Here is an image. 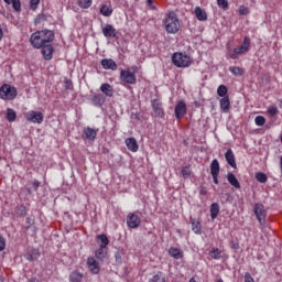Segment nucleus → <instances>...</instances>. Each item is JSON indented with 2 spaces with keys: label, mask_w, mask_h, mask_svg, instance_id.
Returning a JSON list of instances; mask_svg holds the SVG:
<instances>
[{
  "label": "nucleus",
  "mask_w": 282,
  "mask_h": 282,
  "mask_svg": "<svg viewBox=\"0 0 282 282\" xmlns=\"http://www.w3.org/2000/svg\"><path fill=\"white\" fill-rule=\"evenodd\" d=\"M225 158L227 160V163L230 164L232 169H237V161L235 159V153L231 149L227 150V152L225 153Z\"/></svg>",
  "instance_id": "21"
},
{
  "label": "nucleus",
  "mask_w": 282,
  "mask_h": 282,
  "mask_svg": "<svg viewBox=\"0 0 282 282\" xmlns=\"http://www.w3.org/2000/svg\"><path fill=\"white\" fill-rule=\"evenodd\" d=\"M188 282H197V280H195V278H191Z\"/></svg>",
  "instance_id": "61"
},
{
  "label": "nucleus",
  "mask_w": 282,
  "mask_h": 282,
  "mask_svg": "<svg viewBox=\"0 0 282 282\" xmlns=\"http://www.w3.org/2000/svg\"><path fill=\"white\" fill-rule=\"evenodd\" d=\"M228 94V88L225 85H220L217 89V95L220 96V98H226Z\"/></svg>",
  "instance_id": "40"
},
{
  "label": "nucleus",
  "mask_w": 282,
  "mask_h": 282,
  "mask_svg": "<svg viewBox=\"0 0 282 282\" xmlns=\"http://www.w3.org/2000/svg\"><path fill=\"white\" fill-rule=\"evenodd\" d=\"M210 174L219 175V161L217 159H214L210 163Z\"/></svg>",
  "instance_id": "30"
},
{
  "label": "nucleus",
  "mask_w": 282,
  "mask_h": 282,
  "mask_svg": "<svg viewBox=\"0 0 282 282\" xmlns=\"http://www.w3.org/2000/svg\"><path fill=\"white\" fill-rule=\"evenodd\" d=\"M172 63L175 67H191V56L183 53H174L172 55Z\"/></svg>",
  "instance_id": "3"
},
{
  "label": "nucleus",
  "mask_w": 282,
  "mask_h": 282,
  "mask_svg": "<svg viewBox=\"0 0 282 282\" xmlns=\"http://www.w3.org/2000/svg\"><path fill=\"white\" fill-rule=\"evenodd\" d=\"M181 175L184 177V180H187V177H191V169L188 166L183 167Z\"/></svg>",
  "instance_id": "42"
},
{
  "label": "nucleus",
  "mask_w": 282,
  "mask_h": 282,
  "mask_svg": "<svg viewBox=\"0 0 282 282\" xmlns=\"http://www.w3.org/2000/svg\"><path fill=\"white\" fill-rule=\"evenodd\" d=\"M3 39V29L0 28V41Z\"/></svg>",
  "instance_id": "59"
},
{
  "label": "nucleus",
  "mask_w": 282,
  "mask_h": 282,
  "mask_svg": "<svg viewBox=\"0 0 282 282\" xmlns=\"http://www.w3.org/2000/svg\"><path fill=\"white\" fill-rule=\"evenodd\" d=\"M100 14H102V17H111V14H113V9L107 4H104L100 8Z\"/></svg>",
  "instance_id": "36"
},
{
  "label": "nucleus",
  "mask_w": 282,
  "mask_h": 282,
  "mask_svg": "<svg viewBox=\"0 0 282 282\" xmlns=\"http://www.w3.org/2000/svg\"><path fill=\"white\" fill-rule=\"evenodd\" d=\"M237 54H239V53L235 52V48H234V53H229V56H230V58H232L235 61L238 58Z\"/></svg>",
  "instance_id": "56"
},
{
  "label": "nucleus",
  "mask_w": 282,
  "mask_h": 282,
  "mask_svg": "<svg viewBox=\"0 0 282 282\" xmlns=\"http://www.w3.org/2000/svg\"><path fill=\"white\" fill-rule=\"evenodd\" d=\"M254 122H256L257 127H263V124H265V117L257 116L254 119Z\"/></svg>",
  "instance_id": "41"
},
{
  "label": "nucleus",
  "mask_w": 282,
  "mask_h": 282,
  "mask_svg": "<svg viewBox=\"0 0 282 282\" xmlns=\"http://www.w3.org/2000/svg\"><path fill=\"white\" fill-rule=\"evenodd\" d=\"M24 118L29 122H34V123L41 124L43 122L44 116H43V112L31 110L24 115Z\"/></svg>",
  "instance_id": "8"
},
{
  "label": "nucleus",
  "mask_w": 282,
  "mask_h": 282,
  "mask_svg": "<svg viewBox=\"0 0 282 282\" xmlns=\"http://www.w3.org/2000/svg\"><path fill=\"white\" fill-rule=\"evenodd\" d=\"M220 109L223 113L230 111V97L226 96L220 99Z\"/></svg>",
  "instance_id": "24"
},
{
  "label": "nucleus",
  "mask_w": 282,
  "mask_h": 282,
  "mask_svg": "<svg viewBox=\"0 0 282 282\" xmlns=\"http://www.w3.org/2000/svg\"><path fill=\"white\" fill-rule=\"evenodd\" d=\"M186 102L184 100H180L174 108L176 120H182V118L186 116Z\"/></svg>",
  "instance_id": "9"
},
{
  "label": "nucleus",
  "mask_w": 282,
  "mask_h": 282,
  "mask_svg": "<svg viewBox=\"0 0 282 282\" xmlns=\"http://www.w3.org/2000/svg\"><path fill=\"white\" fill-rule=\"evenodd\" d=\"M140 212L129 213L127 216L128 228H139L141 220L139 216Z\"/></svg>",
  "instance_id": "7"
},
{
  "label": "nucleus",
  "mask_w": 282,
  "mask_h": 282,
  "mask_svg": "<svg viewBox=\"0 0 282 282\" xmlns=\"http://www.w3.org/2000/svg\"><path fill=\"white\" fill-rule=\"evenodd\" d=\"M267 112L269 113V116L274 118V116H276V113H279V109L274 106H271L268 108Z\"/></svg>",
  "instance_id": "45"
},
{
  "label": "nucleus",
  "mask_w": 282,
  "mask_h": 282,
  "mask_svg": "<svg viewBox=\"0 0 282 282\" xmlns=\"http://www.w3.org/2000/svg\"><path fill=\"white\" fill-rule=\"evenodd\" d=\"M40 33H43L42 41H43L44 45H45V43H52V41H54V39H55L54 31L42 30V31H40Z\"/></svg>",
  "instance_id": "16"
},
{
  "label": "nucleus",
  "mask_w": 282,
  "mask_h": 282,
  "mask_svg": "<svg viewBox=\"0 0 282 282\" xmlns=\"http://www.w3.org/2000/svg\"><path fill=\"white\" fill-rule=\"evenodd\" d=\"M115 259H116V263H118V264L122 263V253L121 252H117L115 254Z\"/></svg>",
  "instance_id": "47"
},
{
  "label": "nucleus",
  "mask_w": 282,
  "mask_h": 282,
  "mask_svg": "<svg viewBox=\"0 0 282 282\" xmlns=\"http://www.w3.org/2000/svg\"><path fill=\"white\" fill-rule=\"evenodd\" d=\"M194 14L197 21H208V13H206V10L202 9V7H195Z\"/></svg>",
  "instance_id": "12"
},
{
  "label": "nucleus",
  "mask_w": 282,
  "mask_h": 282,
  "mask_svg": "<svg viewBox=\"0 0 282 282\" xmlns=\"http://www.w3.org/2000/svg\"><path fill=\"white\" fill-rule=\"evenodd\" d=\"M219 215V204L218 203H213L210 205V217L212 219H217Z\"/></svg>",
  "instance_id": "31"
},
{
  "label": "nucleus",
  "mask_w": 282,
  "mask_h": 282,
  "mask_svg": "<svg viewBox=\"0 0 282 282\" xmlns=\"http://www.w3.org/2000/svg\"><path fill=\"white\" fill-rule=\"evenodd\" d=\"M199 194L200 195H206V188L202 187L200 191H199Z\"/></svg>",
  "instance_id": "57"
},
{
  "label": "nucleus",
  "mask_w": 282,
  "mask_h": 282,
  "mask_svg": "<svg viewBox=\"0 0 282 282\" xmlns=\"http://www.w3.org/2000/svg\"><path fill=\"white\" fill-rule=\"evenodd\" d=\"M260 226H265V218L268 217V212H265V206L261 203H257L254 205V210H253Z\"/></svg>",
  "instance_id": "4"
},
{
  "label": "nucleus",
  "mask_w": 282,
  "mask_h": 282,
  "mask_svg": "<svg viewBox=\"0 0 282 282\" xmlns=\"http://www.w3.org/2000/svg\"><path fill=\"white\" fill-rule=\"evenodd\" d=\"M224 251H221L219 248H212L209 251V257L215 259L216 261H219V259L223 258Z\"/></svg>",
  "instance_id": "28"
},
{
  "label": "nucleus",
  "mask_w": 282,
  "mask_h": 282,
  "mask_svg": "<svg viewBox=\"0 0 282 282\" xmlns=\"http://www.w3.org/2000/svg\"><path fill=\"white\" fill-rule=\"evenodd\" d=\"M169 254H170V257H173L174 259H182V257H183L182 250H180L175 247L170 248Z\"/></svg>",
  "instance_id": "34"
},
{
  "label": "nucleus",
  "mask_w": 282,
  "mask_h": 282,
  "mask_svg": "<svg viewBox=\"0 0 282 282\" xmlns=\"http://www.w3.org/2000/svg\"><path fill=\"white\" fill-rule=\"evenodd\" d=\"M250 50V37L246 36L241 46L235 47L236 54H246Z\"/></svg>",
  "instance_id": "15"
},
{
  "label": "nucleus",
  "mask_w": 282,
  "mask_h": 282,
  "mask_svg": "<svg viewBox=\"0 0 282 282\" xmlns=\"http://www.w3.org/2000/svg\"><path fill=\"white\" fill-rule=\"evenodd\" d=\"M19 214L23 217L25 215V206L18 207Z\"/></svg>",
  "instance_id": "52"
},
{
  "label": "nucleus",
  "mask_w": 282,
  "mask_h": 282,
  "mask_svg": "<svg viewBox=\"0 0 282 282\" xmlns=\"http://www.w3.org/2000/svg\"><path fill=\"white\" fill-rule=\"evenodd\" d=\"M87 268L93 274H98V272H100V265H98V262L94 257L87 259Z\"/></svg>",
  "instance_id": "11"
},
{
  "label": "nucleus",
  "mask_w": 282,
  "mask_h": 282,
  "mask_svg": "<svg viewBox=\"0 0 282 282\" xmlns=\"http://www.w3.org/2000/svg\"><path fill=\"white\" fill-rule=\"evenodd\" d=\"M42 54L45 61H52L54 56V46H52V44H44L42 46Z\"/></svg>",
  "instance_id": "10"
},
{
  "label": "nucleus",
  "mask_w": 282,
  "mask_h": 282,
  "mask_svg": "<svg viewBox=\"0 0 282 282\" xmlns=\"http://www.w3.org/2000/svg\"><path fill=\"white\" fill-rule=\"evenodd\" d=\"M47 21V17H45V14H39L36 18H35V25H39L43 22Z\"/></svg>",
  "instance_id": "43"
},
{
  "label": "nucleus",
  "mask_w": 282,
  "mask_h": 282,
  "mask_svg": "<svg viewBox=\"0 0 282 282\" xmlns=\"http://www.w3.org/2000/svg\"><path fill=\"white\" fill-rule=\"evenodd\" d=\"M18 95L19 91L17 90V87L10 84H4L0 87V98L2 100H14Z\"/></svg>",
  "instance_id": "2"
},
{
  "label": "nucleus",
  "mask_w": 282,
  "mask_h": 282,
  "mask_svg": "<svg viewBox=\"0 0 282 282\" xmlns=\"http://www.w3.org/2000/svg\"><path fill=\"white\" fill-rule=\"evenodd\" d=\"M101 94L106 95L108 98H113V86L111 84L105 83L100 86Z\"/></svg>",
  "instance_id": "17"
},
{
  "label": "nucleus",
  "mask_w": 282,
  "mask_h": 282,
  "mask_svg": "<svg viewBox=\"0 0 282 282\" xmlns=\"http://www.w3.org/2000/svg\"><path fill=\"white\" fill-rule=\"evenodd\" d=\"M91 102H93V105H95V107H102V105H105V102H106L105 95L95 94L91 98Z\"/></svg>",
  "instance_id": "22"
},
{
  "label": "nucleus",
  "mask_w": 282,
  "mask_h": 282,
  "mask_svg": "<svg viewBox=\"0 0 282 282\" xmlns=\"http://www.w3.org/2000/svg\"><path fill=\"white\" fill-rule=\"evenodd\" d=\"M6 118L8 122H14V120H17V111L12 108H8Z\"/></svg>",
  "instance_id": "37"
},
{
  "label": "nucleus",
  "mask_w": 282,
  "mask_h": 282,
  "mask_svg": "<svg viewBox=\"0 0 282 282\" xmlns=\"http://www.w3.org/2000/svg\"><path fill=\"white\" fill-rule=\"evenodd\" d=\"M102 34L104 36H106V39H116L117 36L116 28H113V25L111 24H107L102 29Z\"/></svg>",
  "instance_id": "13"
},
{
  "label": "nucleus",
  "mask_w": 282,
  "mask_h": 282,
  "mask_svg": "<svg viewBox=\"0 0 282 282\" xmlns=\"http://www.w3.org/2000/svg\"><path fill=\"white\" fill-rule=\"evenodd\" d=\"M212 177L214 180V184H219V178H217L219 177V174H212Z\"/></svg>",
  "instance_id": "54"
},
{
  "label": "nucleus",
  "mask_w": 282,
  "mask_h": 282,
  "mask_svg": "<svg viewBox=\"0 0 282 282\" xmlns=\"http://www.w3.org/2000/svg\"><path fill=\"white\" fill-rule=\"evenodd\" d=\"M229 72L234 74V76H243V68L239 66L229 67Z\"/></svg>",
  "instance_id": "38"
},
{
  "label": "nucleus",
  "mask_w": 282,
  "mask_h": 282,
  "mask_svg": "<svg viewBox=\"0 0 282 282\" xmlns=\"http://www.w3.org/2000/svg\"><path fill=\"white\" fill-rule=\"evenodd\" d=\"M30 43L35 50H41L45 45L43 42V33H41V31L33 33L30 37Z\"/></svg>",
  "instance_id": "6"
},
{
  "label": "nucleus",
  "mask_w": 282,
  "mask_h": 282,
  "mask_svg": "<svg viewBox=\"0 0 282 282\" xmlns=\"http://www.w3.org/2000/svg\"><path fill=\"white\" fill-rule=\"evenodd\" d=\"M96 241L99 248H107L109 246V238L105 234L98 235Z\"/></svg>",
  "instance_id": "25"
},
{
  "label": "nucleus",
  "mask_w": 282,
  "mask_h": 282,
  "mask_svg": "<svg viewBox=\"0 0 282 282\" xmlns=\"http://www.w3.org/2000/svg\"><path fill=\"white\" fill-rule=\"evenodd\" d=\"M218 8H221L223 10H228L229 4L228 0H217Z\"/></svg>",
  "instance_id": "44"
},
{
  "label": "nucleus",
  "mask_w": 282,
  "mask_h": 282,
  "mask_svg": "<svg viewBox=\"0 0 282 282\" xmlns=\"http://www.w3.org/2000/svg\"><path fill=\"white\" fill-rule=\"evenodd\" d=\"M189 224L192 225V230L195 235H202V221L191 218Z\"/></svg>",
  "instance_id": "23"
},
{
  "label": "nucleus",
  "mask_w": 282,
  "mask_h": 282,
  "mask_svg": "<svg viewBox=\"0 0 282 282\" xmlns=\"http://www.w3.org/2000/svg\"><path fill=\"white\" fill-rule=\"evenodd\" d=\"M101 66L104 67V69H111L112 72H116V69H118V64L111 58L101 59Z\"/></svg>",
  "instance_id": "14"
},
{
  "label": "nucleus",
  "mask_w": 282,
  "mask_h": 282,
  "mask_svg": "<svg viewBox=\"0 0 282 282\" xmlns=\"http://www.w3.org/2000/svg\"><path fill=\"white\" fill-rule=\"evenodd\" d=\"M34 259H36V253H33V254L32 253H28L26 254V260L28 261H34Z\"/></svg>",
  "instance_id": "51"
},
{
  "label": "nucleus",
  "mask_w": 282,
  "mask_h": 282,
  "mask_svg": "<svg viewBox=\"0 0 282 282\" xmlns=\"http://www.w3.org/2000/svg\"><path fill=\"white\" fill-rule=\"evenodd\" d=\"M91 3H94V0H77V6L83 10L91 8Z\"/></svg>",
  "instance_id": "35"
},
{
  "label": "nucleus",
  "mask_w": 282,
  "mask_h": 282,
  "mask_svg": "<svg viewBox=\"0 0 282 282\" xmlns=\"http://www.w3.org/2000/svg\"><path fill=\"white\" fill-rule=\"evenodd\" d=\"M70 282H83V273L79 271H73L69 275Z\"/></svg>",
  "instance_id": "32"
},
{
  "label": "nucleus",
  "mask_w": 282,
  "mask_h": 282,
  "mask_svg": "<svg viewBox=\"0 0 282 282\" xmlns=\"http://www.w3.org/2000/svg\"><path fill=\"white\" fill-rule=\"evenodd\" d=\"M26 224L29 226L25 227V230H30V226H32V224H34V219H32L31 217L26 218Z\"/></svg>",
  "instance_id": "49"
},
{
  "label": "nucleus",
  "mask_w": 282,
  "mask_h": 282,
  "mask_svg": "<svg viewBox=\"0 0 282 282\" xmlns=\"http://www.w3.org/2000/svg\"><path fill=\"white\" fill-rule=\"evenodd\" d=\"M95 257L96 259H98L99 261H104L105 257H107V248L105 247H99L96 251H95Z\"/></svg>",
  "instance_id": "29"
},
{
  "label": "nucleus",
  "mask_w": 282,
  "mask_h": 282,
  "mask_svg": "<svg viewBox=\"0 0 282 282\" xmlns=\"http://www.w3.org/2000/svg\"><path fill=\"white\" fill-rule=\"evenodd\" d=\"M40 186H41V182H39V181H34V182H33V188H34V191H37Z\"/></svg>",
  "instance_id": "55"
},
{
  "label": "nucleus",
  "mask_w": 282,
  "mask_h": 282,
  "mask_svg": "<svg viewBox=\"0 0 282 282\" xmlns=\"http://www.w3.org/2000/svg\"><path fill=\"white\" fill-rule=\"evenodd\" d=\"M120 78L122 83H126L127 85H135V83H138L135 73L131 72L130 69H121Z\"/></svg>",
  "instance_id": "5"
},
{
  "label": "nucleus",
  "mask_w": 282,
  "mask_h": 282,
  "mask_svg": "<svg viewBox=\"0 0 282 282\" xmlns=\"http://www.w3.org/2000/svg\"><path fill=\"white\" fill-rule=\"evenodd\" d=\"M39 3H41V0H31L30 2L31 10H36V8H39Z\"/></svg>",
  "instance_id": "46"
},
{
  "label": "nucleus",
  "mask_w": 282,
  "mask_h": 282,
  "mask_svg": "<svg viewBox=\"0 0 282 282\" xmlns=\"http://www.w3.org/2000/svg\"><path fill=\"white\" fill-rule=\"evenodd\" d=\"M165 31L167 34H177L180 31V20L175 12H170L164 20Z\"/></svg>",
  "instance_id": "1"
},
{
  "label": "nucleus",
  "mask_w": 282,
  "mask_h": 282,
  "mask_svg": "<svg viewBox=\"0 0 282 282\" xmlns=\"http://www.w3.org/2000/svg\"><path fill=\"white\" fill-rule=\"evenodd\" d=\"M84 135L86 140L94 142V140H96V137L98 135V131H96L94 128L87 127L84 129Z\"/></svg>",
  "instance_id": "19"
},
{
  "label": "nucleus",
  "mask_w": 282,
  "mask_h": 282,
  "mask_svg": "<svg viewBox=\"0 0 282 282\" xmlns=\"http://www.w3.org/2000/svg\"><path fill=\"white\" fill-rule=\"evenodd\" d=\"M65 87H66L67 89H74V85H73L72 82H69V80H66V82H65Z\"/></svg>",
  "instance_id": "53"
},
{
  "label": "nucleus",
  "mask_w": 282,
  "mask_h": 282,
  "mask_svg": "<svg viewBox=\"0 0 282 282\" xmlns=\"http://www.w3.org/2000/svg\"><path fill=\"white\" fill-rule=\"evenodd\" d=\"M4 3H8V6H10V3H12V8L13 10H15V12H21V0H3Z\"/></svg>",
  "instance_id": "33"
},
{
  "label": "nucleus",
  "mask_w": 282,
  "mask_h": 282,
  "mask_svg": "<svg viewBox=\"0 0 282 282\" xmlns=\"http://www.w3.org/2000/svg\"><path fill=\"white\" fill-rule=\"evenodd\" d=\"M256 180L260 182V184H265L268 182V175L263 172H258L256 173Z\"/></svg>",
  "instance_id": "39"
},
{
  "label": "nucleus",
  "mask_w": 282,
  "mask_h": 282,
  "mask_svg": "<svg viewBox=\"0 0 282 282\" xmlns=\"http://www.w3.org/2000/svg\"><path fill=\"white\" fill-rule=\"evenodd\" d=\"M232 248H234L235 250H239V243H234V245H232Z\"/></svg>",
  "instance_id": "58"
},
{
  "label": "nucleus",
  "mask_w": 282,
  "mask_h": 282,
  "mask_svg": "<svg viewBox=\"0 0 282 282\" xmlns=\"http://www.w3.org/2000/svg\"><path fill=\"white\" fill-rule=\"evenodd\" d=\"M152 109L155 113V116H159L162 118V116H164V109L162 108V102H160V100L154 99L152 101Z\"/></svg>",
  "instance_id": "18"
},
{
  "label": "nucleus",
  "mask_w": 282,
  "mask_h": 282,
  "mask_svg": "<svg viewBox=\"0 0 282 282\" xmlns=\"http://www.w3.org/2000/svg\"><path fill=\"white\" fill-rule=\"evenodd\" d=\"M2 250H6V238L0 236V252H2Z\"/></svg>",
  "instance_id": "48"
},
{
  "label": "nucleus",
  "mask_w": 282,
  "mask_h": 282,
  "mask_svg": "<svg viewBox=\"0 0 282 282\" xmlns=\"http://www.w3.org/2000/svg\"><path fill=\"white\" fill-rule=\"evenodd\" d=\"M239 12L240 14H246V9H240Z\"/></svg>",
  "instance_id": "60"
},
{
  "label": "nucleus",
  "mask_w": 282,
  "mask_h": 282,
  "mask_svg": "<svg viewBox=\"0 0 282 282\" xmlns=\"http://www.w3.org/2000/svg\"><path fill=\"white\" fill-rule=\"evenodd\" d=\"M227 181L231 186H234V188H237L238 191L241 188V184L239 183V180H237V176H235V174L229 172L227 174Z\"/></svg>",
  "instance_id": "26"
},
{
  "label": "nucleus",
  "mask_w": 282,
  "mask_h": 282,
  "mask_svg": "<svg viewBox=\"0 0 282 282\" xmlns=\"http://www.w3.org/2000/svg\"><path fill=\"white\" fill-rule=\"evenodd\" d=\"M147 3L150 7V10H158V7L153 4V0H147Z\"/></svg>",
  "instance_id": "50"
},
{
  "label": "nucleus",
  "mask_w": 282,
  "mask_h": 282,
  "mask_svg": "<svg viewBox=\"0 0 282 282\" xmlns=\"http://www.w3.org/2000/svg\"><path fill=\"white\" fill-rule=\"evenodd\" d=\"M126 144L129 151H132V153H138V149H140V147L138 145L135 138L126 139Z\"/></svg>",
  "instance_id": "20"
},
{
  "label": "nucleus",
  "mask_w": 282,
  "mask_h": 282,
  "mask_svg": "<svg viewBox=\"0 0 282 282\" xmlns=\"http://www.w3.org/2000/svg\"><path fill=\"white\" fill-rule=\"evenodd\" d=\"M148 282H166V275L163 272L159 271L152 275Z\"/></svg>",
  "instance_id": "27"
}]
</instances>
